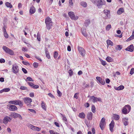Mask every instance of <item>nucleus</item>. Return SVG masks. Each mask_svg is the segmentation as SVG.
I'll return each instance as SVG.
<instances>
[{
  "label": "nucleus",
  "instance_id": "nucleus-64",
  "mask_svg": "<svg viewBox=\"0 0 134 134\" xmlns=\"http://www.w3.org/2000/svg\"><path fill=\"white\" fill-rule=\"evenodd\" d=\"M35 57L38 60L40 61L41 62L42 61L41 59L38 56H35Z\"/></svg>",
  "mask_w": 134,
  "mask_h": 134
},
{
  "label": "nucleus",
  "instance_id": "nucleus-10",
  "mask_svg": "<svg viewBox=\"0 0 134 134\" xmlns=\"http://www.w3.org/2000/svg\"><path fill=\"white\" fill-rule=\"evenodd\" d=\"M90 99L92 100V101L94 103L97 102V101H100L101 100V98L95 97L93 96L90 97Z\"/></svg>",
  "mask_w": 134,
  "mask_h": 134
},
{
  "label": "nucleus",
  "instance_id": "nucleus-29",
  "mask_svg": "<svg viewBox=\"0 0 134 134\" xmlns=\"http://www.w3.org/2000/svg\"><path fill=\"white\" fill-rule=\"evenodd\" d=\"M114 119L116 120H118L119 119L120 116L119 115L116 114H114Z\"/></svg>",
  "mask_w": 134,
  "mask_h": 134
},
{
  "label": "nucleus",
  "instance_id": "nucleus-21",
  "mask_svg": "<svg viewBox=\"0 0 134 134\" xmlns=\"http://www.w3.org/2000/svg\"><path fill=\"white\" fill-rule=\"evenodd\" d=\"M124 12V9L122 8H119L117 11V13L119 15H120Z\"/></svg>",
  "mask_w": 134,
  "mask_h": 134
},
{
  "label": "nucleus",
  "instance_id": "nucleus-52",
  "mask_svg": "<svg viewBox=\"0 0 134 134\" xmlns=\"http://www.w3.org/2000/svg\"><path fill=\"white\" fill-rule=\"evenodd\" d=\"M17 118H18L20 120H22L23 119L21 115L18 113L17 116Z\"/></svg>",
  "mask_w": 134,
  "mask_h": 134
},
{
  "label": "nucleus",
  "instance_id": "nucleus-31",
  "mask_svg": "<svg viewBox=\"0 0 134 134\" xmlns=\"http://www.w3.org/2000/svg\"><path fill=\"white\" fill-rule=\"evenodd\" d=\"M80 4L81 6L85 8L86 7L87 5L86 2L83 1L81 2Z\"/></svg>",
  "mask_w": 134,
  "mask_h": 134
},
{
  "label": "nucleus",
  "instance_id": "nucleus-9",
  "mask_svg": "<svg viewBox=\"0 0 134 134\" xmlns=\"http://www.w3.org/2000/svg\"><path fill=\"white\" fill-rule=\"evenodd\" d=\"M24 103L27 105L30 104V103L32 102V99L29 97H25L23 99Z\"/></svg>",
  "mask_w": 134,
  "mask_h": 134
},
{
  "label": "nucleus",
  "instance_id": "nucleus-55",
  "mask_svg": "<svg viewBox=\"0 0 134 134\" xmlns=\"http://www.w3.org/2000/svg\"><path fill=\"white\" fill-rule=\"evenodd\" d=\"M85 23L87 25H88L90 23V20L89 19L85 21Z\"/></svg>",
  "mask_w": 134,
  "mask_h": 134
},
{
  "label": "nucleus",
  "instance_id": "nucleus-59",
  "mask_svg": "<svg viewBox=\"0 0 134 134\" xmlns=\"http://www.w3.org/2000/svg\"><path fill=\"white\" fill-rule=\"evenodd\" d=\"M32 87L34 88L37 89L38 88L39 86L37 85H34L33 86H32Z\"/></svg>",
  "mask_w": 134,
  "mask_h": 134
},
{
  "label": "nucleus",
  "instance_id": "nucleus-60",
  "mask_svg": "<svg viewBox=\"0 0 134 134\" xmlns=\"http://www.w3.org/2000/svg\"><path fill=\"white\" fill-rule=\"evenodd\" d=\"M5 60L3 58L0 59V63H4L5 62Z\"/></svg>",
  "mask_w": 134,
  "mask_h": 134
},
{
  "label": "nucleus",
  "instance_id": "nucleus-3",
  "mask_svg": "<svg viewBox=\"0 0 134 134\" xmlns=\"http://www.w3.org/2000/svg\"><path fill=\"white\" fill-rule=\"evenodd\" d=\"M131 107L129 105H127L124 107L122 109V113L125 114H127L130 111Z\"/></svg>",
  "mask_w": 134,
  "mask_h": 134
},
{
  "label": "nucleus",
  "instance_id": "nucleus-5",
  "mask_svg": "<svg viewBox=\"0 0 134 134\" xmlns=\"http://www.w3.org/2000/svg\"><path fill=\"white\" fill-rule=\"evenodd\" d=\"M68 14L72 20H76L78 19V17L77 16H75L74 13L72 12H69L68 13Z\"/></svg>",
  "mask_w": 134,
  "mask_h": 134
},
{
  "label": "nucleus",
  "instance_id": "nucleus-7",
  "mask_svg": "<svg viewBox=\"0 0 134 134\" xmlns=\"http://www.w3.org/2000/svg\"><path fill=\"white\" fill-rule=\"evenodd\" d=\"M7 108L11 111H14L18 109L14 105L9 104L7 105Z\"/></svg>",
  "mask_w": 134,
  "mask_h": 134
},
{
  "label": "nucleus",
  "instance_id": "nucleus-37",
  "mask_svg": "<svg viewBox=\"0 0 134 134\" xmlns=\"http://www.w3.org/2000/svg\"><path fill=\"white\" fill-rule=\"evenodd\" d=\"M100 61L101 62V64L103 66H104L107 64V63L105 61L102 60V59H100Z\"/></svg>",
  "mask_w": 134,
  "mask_h": 134
},
{
  "label": "nucleus",
  "instance_id": "nucleus-33",
  "mask_svg": "<svg viewBox=\"0 0 134 134\" xmlns=\"http://www.w3.org/2000/svg\"><path fill=\"white\" fill-rule=\"evenodd\" d=\"M5 5L8 8H12L13 7L12 5L10 3L7 2L5 3Z\"/></svg>",
  "mask_w": 134,
  "mask_h": 134
},
{
  "label": "nucleus",
  "instance_id": "nucleus-51",
  "mask_svg": "<svg viewBox=\"0 0 134 134\" xmlns=\"http://www.w3.org/2000/svg\"><path fill=\"white\" fill-rule=\"evenodd\" d=\"M105 119L103 117L102 119L101 120L100 122H102V123H105Z\"/></svg>",
  "mask_w": 134,
  "mask_h": 134
},
{
  "label": "nucleus",
  "instance_id": "nucleus-11",
  "mask_svg": "<svg viewBox=\"0 0 134 134\" xmlns=\"http://www.w3.org/2000/svg\"><path fill=\"white\" fill-rule=\"evenodd\" d=\"M96 79L98 82H97L101 84L102 85H104L105 84V82L104 79L101 78L100 77L97 76L96 77Z\"/></svg>",
  "mask_w": 134,
  "mask_h": 134
},
{
  "label": "nucleus",
  "instance_id": "nucleus-53",
  "mask_svg": "<svg viewBox=\"0 0 134 134\" xmlns=\"http://www.w3.org/2000/svg\"><path fill=\"white\" fill-rule=\"evenodd\" d=\"M28 110L29 111H30V112H31L34 113H36V111L33 109H29Z\"/></svg>",
  "mask_w": 134,
  "mask_h": 134
},
{
  "label": "nucleus",
  "instance_id": "nucleus-57",
  "mask_svg": "<svg viewBox=\"0 0 134 134\" xmlns=\"http://www.w3.org/2000/svg\"><path fill=\"white\" fill-rule=\"evenodd\" d=\"M22 70L23 72H24L25 74H26L27 73V70L24 68H22Z\"/></svg>",
  "mask_w": 134,
  "mask_h": 134
},
{
  "label": "nucleus",
  "instance_id": "nucleus-19",
  "mask_svg": "<svg viewBox=\"0 0 134 134\" xmlns=\"http://www.w3.org/2000/svg\"><path fill=\"white\" fill-rule=\"evenodd\" d=\"M124 88V86L122 85H121L118 87L116 86H114V88L115 90L118 91L122 90Z\"/></svg>",
  "mask_w": 134,
  "mask_h": 134
},
{
  "label": "nucleus",
  "instance_id": "nucleus-15",
  "mask_svg": "<svg viewBox=\"0 0 134 134\" xmlns=\"http://www.w3.org/2000/svg\"><path fill=\"white\" fill-rule=\"evenodd\" d=\"M35 11L36 9L35 8L33 5H32L30 8L29 10L30 14V15L32 14H34L35 12Z\"/></svg>",
  "mask_w": 134,
  "mask_h": 134
},
{
  "label": "nucleus",
  "instance_id": "nucleus-32",
  "mask_svg": "<svg viewBox=\"0 0 134 134\" xmlns=\"http://www.w3.org/2000/svg\"><path fill=\"white\" fill-rule=\"evenodd\" d=\"M107 42L108 45H111L112 46H113V43L111 40H107Z\"/></svg>",
  "mask_w": 134,
  "mask_h": 134
},
{
  "label": "nucleus",
  "instance_id": "nucleus-50",
  "mask_svg": "<svg viewBox=\"0 0 134 134\" xmlns=\"http://www.w3.org/2000/svg\"><path fill=\"white\" fill-rule=\"evenodd\" d=\"M22 63L24 65H30L29 63L27 62L23 61L22 62Z\"/></svg>",
  "mask_w": 134,
  "mask_h": 134
},
{
  "label": "nucleus",
  "instance_id": "nucleus-38",
  "mask_svg": "<svg viewBox=\"0 0 134 134\" xmlns=\"http://www.w3.org/2000/svg\"><path fill=\"white\" fill-rule=\"evenodd\" d=\"M20 89L23 90H28V88L27 87L23 86H21Z\"/></svg>",
  "mask_w": 134,
  "mask_h": 134
},
{
  "label": "nucleus",
  "instance_id": "nucleus-25",
  "mask_svg": "<svg viewBox=\"0 0 134 134\" xmlns=\"http://www.w3.org/2000/svg\"><path fill=\"white\" fill-rule=\"evenodd\" d=\"M45 52L47 57L48 59H50V56L46 48L45 49Z\"/></svg>",
  "mask_w": 134,
  "mask_h": 134
},
{
  "label": "nucleus",
  "instance_id": "nucleus-42",
  "mask_svg": "<svg viewBox=\"0 0 134 134\" xmlns=\"http://www.w3.org/2000/svg\"><path fill=\"white\" fill-rule=\"evenodd\" d=\"M26 81H33V80H32V78L30 77H27L26 80Z\"/></svg>",
  "mask_w": 134,
  "mask_h": 134
},
{
  "label": "nucleus",
  "instance_id": "nucleus-27",
  "mask_svg": "<svg viewBox=\"0 0 134 134\" xmlns=\"http://www.w3.org/2000/svg\"><path fill=\"white\" fill-rule=\"evenodd\" d=\"M105 123L100 122L99 126L101 130H103L104 129V126L105 125Z\"/></svg>",
  "mask_w": 134,
  "mask_h": 134
},
{
  "label": "nucleus",
  "instance_id": "nucleus-1",
  "mask_svg": "<svg viewBox=\"0 0 134 134\" xmlns=\"http://www.w3.org/2000/svg\"><path fill=\"white\" fill-rule=\"evenodd\" d=\"M45 22L47 29L48 30H50L52 25V19L49 17H48L45 19Z\"/></svg>",
  "mask_w": 134,
  "mask_h": 134
},
{
  "label": "nucleus",
  "instance_id": "nucleus-36",
  "mask_svg": "<svg viewBox=\"0 0 134 134\" xmlns=\"http://www.w3.org/2000/svg\"><path fill=\"white\" fill-rule=\"evenodd\" d=\"M91 110L93 113L96 112V108L94 105H92V106Z\"/></svg>",
  "mask_w": 134,
  "mask_h": 134
},
{
  "label": "nucleus",
  "instance_id": "nucleus-41",
  "mask_svg": "<svg viewBox=\"0 0 134 134\" xmlns=\"http://www.w3.org/2000/svg\"><path fill=\"white\" fill-rule=\"evenodd\" d=\"M7 28V26L4 25V26L3 27V28H2V30L3 31V32L4 33H5L6 32H7L6 31V29Z\"/></svg>",
  "mask_w": 134,
  "mask_h": 134
},
{
  "label": "nucleus",
  "instance_id": "nucleus-54",
  "mask_svg": "<svg viewBox=\"0 0 134 134\" xmlns=\"http://www.w3.org/2000/svg\"><path fill=\"white\" fill-rule=\"evenodd\" d=\"M4 34V37L6 38H7L8 37V34H7V32H4L3 33Z\"/></svg>",
  "mask_w": 134,
  "mask_h": 134
},
{
  "label": "nucleus",
  "instance_id": "nucleus-49",
  "mask_svg": "<svg viewBox=\"0 0 134 134\" xmlns=\"http://www.w3.org/2000/svg\"><path fill=\"white\" fill-rule=\"evenodd\" d=\"M49 132L51 134H58V133L54 132L52 130H50Z\"/></svg>",
  "mask_w": 134,
  "mask_h": 134
},
{
  "label": "nucleus",
  "instance_id": "nucleus-28",
  "mask_svg": "<svg viewBox=\"0 0 134 134\" xmlns=\"http://www.w3.org/2000/svg\"><path fill=\"white\" fill-rule=\"evenodd\" d=\"M28 126L32 130H36V126H35L30 124H29Z\"/></svg>",
  "mask_w": 134,
  "mask_h": 134
},
{
  "label": "nucleus",
  "instance_id": "nucleus-22",
  "mask_svg": "<svg viewBox=\"0 0 134 134\" xmlns=\"http://www.w3.org/2000/svg\"><path fill=\"white\" fill-rule=\"evenodd\" d=\"M10 90L9 88H3L0 91V93H2L3 92H7L9 91Z\"/></svg>",
  "mask_w": 134,
  "mask_h": 134
},
{
  "label": "nucleus",
  "instance_id": "nucleus-4",
  "mask_svg": "<svg viewBox=\"0 0 134 134\" xmlns=\"http://www.w3.org/2000/svg\"><path fill=\"white\" fill-rule=\"evenodd\" d=\"M2 49L6 53L11 55H14V52L12 50L9 49L6 46H3V47Z\"/></svg>",
  "mask_w": 134,
  "mask_h": 134
},
{
  "label": "nucleus",
  "instance_id": "nucleus-18",
  "mask_svg": "<svg viewBox=\"0 0 134 134\" xmlns=\"http://www.w3.org/2000/svg\"><path fill=\"white\" fill-rule=\"evenodd\" d=\"M93 114L91 112L88 113L87 114V119L89 120H91L92 119Z\"/></svg>",
  "mask_w": 134,
  "mask_h": 134
},
{
  "label": "nucleus",
  "instance_id": "nucleus-20",
  "mask_svg": "<svg viewBox=\"0 0 134 134\" xmlns=\"http://www.w3.org/2000/svg\"><path fill=\"white\" fill-rule=\"evenodd\" d=\"M18 113L14 112H11L9 116L12 118H17V115Z\"/></svg>",
  "mask_w": 134,
  "mask_h": 134
},
{
  "label": "nucleus",
  "instance_id": "nucleus-46",
  "mask_svg": "<svg viewBox=\"0 0 134 134\" xmlns=\"http://www.w3.org/2000/svg\"><path fill=\"white\" fill-rule=\"evenodd\" d=\"M134 73V68H132L130 71V74L131 75H132Z\"/></svg>",
  "mask_w": 134,
  "mask_h": 134
},
{
  "label": "nucleus",
  "instance_id": "nucleus-40",
  "mask_svg": "<svg viewBox=\"0 0 134 134\" xmlns=\"http://www.w3.org/2000/svg\"><path fill=\"white\" fill-rule=\"evenodd\" d=\"M69 4L70 7H72L73 6V3L72 2V0H69Z\"/></svg>",
  "mask_w": 134,
  "mask_h": 134
},
{
  "label": "nucleus",
  "instance_id": "nucleus-12",
  "mask_svg": "<svg viewBox=\"0 0 134 134\" xmlns=\"http://www.w3.org/2000/svg\"><path fill=\"white\" fill-rule=\"evenodd\" d=\"M78 50L79 51L80 54L82 56H84L85 54V49L82 47H78Z\"/></svg>",
  "mask_w": 134,
  "mask_h": 134
},
{
  "label": "nucleus",
  "instance_id": "nucleus-35",
  "mask_svg": "<svg viewBox=\"0 0 134 134\" xmlns=\"http://www.w3.org/2000/svg\"><path fill=\"white\" fill-rule=\"evenodd\" d=\"M17 100L13 101H10L9 102V103L10 104H14L15 105H17Z\"/></svg>",
  "mask_w": 134,
  "mask_h": 134
},
{
  "label": "nucleus",
  "instance_id": "nucleus-2",
  "mask_svg": "<svg viewBox=\"0 0 134 134\" xmlns=\"http://www.w3.org/2000/svg\"><path fill=\"white\" fill-rule=\"evenodd\" d=\"M92 2L94 4H96L98 6H102L105 5V2L104 0H91Z\"/></svg>",
  "mask_w": 134,
  "mask_h": 134
},
{
  "label": "nucleus",
  "instance_id": "nucleus-26",
  "mask_svg": "<svg viewBox=\"0 0 134 134\" xmlns=\"http://www.w3.org/2000/svg\"><path fill=\"white\" fill-rule=\"evenodd\" d=\"M122 48V46L121 45H118L115 47L116 51L120 50Z\"/></svg>",
  "mask_w": 134,
  "mask_h": 134
},
{
  "label": "nucleus",
  "instance_id": "nucleus-56",
  "mask_svg": "<svg viewBox=\"0 0 134 134\" xmlns=\"http://www.w3.org/2000/svg\"><path fill=\"white\" fill-rule=\"evenodd\" d=\"M28 84L30 86L32 87L33 86L34 84L32 82H27Z\"/></svg>",
  "mask_w": 134,
  "mask_h": 134
},
{
  "label": "nucleus",
  "instance_id": "nucleus-24",
  "mask_svg": "<svg viewBox=\"0 0 134 134\" xmlns=\"http://www.w3.org/2000/svg\"><path fill=\"white\" fill-rule=\"evenodd\" d=\"M85 115L83 112L80 113L79 114V116L81 119H84L85 117Z\"/></svg>",
  "mask_w": 134,
  "mask_h": 134
},
{
  "label": "nucleus",
  "instance_id": "nucleus-47",
  "mask_svg": "<svg viewBox=\"0 0 134 134\" xmlns=\"http://www.w3.org/2000/svg\"><path fill=\"white\" fill-rule=\"evenodd\" d=\"M68 73L70 76H72L73 74V72L71 69L69 70Z\"/></svg>",
  "mask_w": 134,
  "mask_h": 134
},
{
  "label": "nucleus",
  "instance_id": "nucleus-58",
  "mask_svg": "<svg viewBox=\"0 0 134 134\" xmlns=\"http://www.w3.org/2000/svg\"><path fill=\"white\" fill-rule=\"evenodd\" d=\"M37 40L39 41H40L41 38H40V35L39 34H38L37 35Z\"/></svg>",
  "mask_w": 134,
  "mask_h": 134
},
{
  "label": "nucleus",
  "instance_id": "nucleus-44",
  "mask_svg": "<svg viewBox=\"0 0 134 134\" xmlns=\"http://www.w3.org/2000/svg\"><path fill=\"white\" fill-rule=\"evenodd\" d=\"M58 52L55 51L54 52V58H56L58 57Z\"/></svg>",
  "mask_w": 134,
  "mask_h": 134
},
{
  "label": "nucleus",
  "instance_id": "nucleus-43",
  "mask_svg": "<svg viewBox=\"0 0 134 134\" xmlns=\"http://www.w3.org/2000/svg\"><path fill=\"white\" fill-rule=\"evenodd\" d=\"M38 64L37 63H34L33 64V65L34 67L35 68H37L38 67Z\"/></svg>",
  "mask_w": 134,
  "mask_h": 134
},
{
  "label": "nucleus",
  "instance_id": "nucleus-45",
  "mask_svg": "<svg viewBox=\"0 0 134 134\" xmlns=\"http://www.w3.org/2000/svg\"><path fill=\"white\" fill-rule=\"evenodd\" d=\"M57 92L58 95V96L60 97L61 96L62 94V93L58 89H57Z\"/></svg>",
  "mask_w": 134,
  "mask_h": 134
},
{
  "label": "nucleus",
  "instance_id": "nucleus-8",
  "mask_svg": "<svg viewBox=\"0 0 134 134\" xmlns=\"http://www.w3.org/2000/svg\"><path fill=\"white\" fill-rule=\"evenodd\" d=\"M12 119V117L7 116H5L3 119V123L5 124H7L8 122H10Z\"/></svg>",
  "mask_w": 134,
  "mask_h": 134
},
{
  "label": "nucleus",
  "instance_id": "nucleus-62",
  "mask_svg": "<svg viewBox=\"0 0 134 134\" xmlns=\"http://www.w3.org/2000/svg\"><path fill=\"white\" fill-rule=\"evenodd\" d=\"M105 82L106 83H109L110 82V80L109 79H107L105 80Z\"/></svg>",
  "mask_w": 134,
  "mask_h": 134
},
{
  "label": "nucleus",
  "instance_id": "nucleus-14",
  "mask_svg": "<svg viewBox=\"0 0 134 134\" xmlns=\"http://www.w3.org/2000/svg\"><path fill=\"white\" fill-rule=\"evenodd\" d=\"M133 49L134 47L133 45V44H131L126 48L125 50L132 52L133 51Z\"/></svg>",
  "mask_w": 134,
  "mask_h": 134
},
{
  "label": "nucleus",
  "instance_id": "nucleus-61",
  "mask_svg": "<svg viewBox=\"0 0 134 134\" xmlns=\"http://www.w3.org/2000/svg\"><path fill=\"white\" fill-rule=\"evenodd\" d=\"M82 33L83 35L85 37H86L87 36V34L86 32L82 31Z\"/></svg>",
  "mask_w": 134,
  "mask_h": 134
},
{
  "label": "nucleus",
  "instance_id": "nucleus-13",
  "mask_svg": "<svg viewBox=\"0 0 134 134\" xmlns=\"http://www.w3.org/2000/svg\"><path fill=\"white\" fill-rule=\"evenodd\" d=\"M104 13L106 15V18H110V10L108 9H104L103 11Z\"/></svg>",
  "mask_w": 134,
  "mask_h": 134
},
{
  "label": "nucleus",
  "instance_id": "nucleus-34",
  "mask_svg": "<svg viewBox=\"0 0 134 134\" xmlns=\"http://www.w3.org/2000/svg\"><path fill=\"white\" fill-rule=\"evenodd\" d=\"M17 105H18L20 106H22L23 105V103L21 102L20 100H17Z\"/></svg>",
  "mask_w": 134,
  "mask_h": 134
},
{
  "label": "nucleus",
  "instance_id": "nucleus-48",
  "mask_svg": "<svg viewBox=\"0 0 134 134\" xmlns=\"http://www.w3.org/2000/svg\"><path fill=\"white\" fill-rule=\"evenodd\" d=\"M61 115H62L63 117V121H67V119L65 117V115H63L62 114H61Z\"/></svg>",
  "mask_w": 134,
  "mask_h": 134
},
{
  "label": "nucleus",
  "instance_id": "nucleus-39",
  "mask_svg": "<svg viewBox=\"0 0 134 134\" xmlns=\"http://www.w3.org/2000/svg\"><path fill=\"white\" fill-rule=\"evenodd\" d=\"M111 27V25L110 24H108L106 26V29L107 30L109 31L110 30Z\"/></svg>",
  "mask_w": 134,
  "mask_h": 134
},
{
  "label": "nucleus",
  "instance_id": "nucleus-6",
  "mask_svg": "<svg viewBox=\"0 0 134 134\" xmlns=\"http://www.w3.org/2000/svg\"><path fill=\"white\" fill-rule=\"evenodd\" d=\"M12 71L14 74H16L19 72V69L16 64H13L12 66Z\"/></svg>",
  "mask_w": 134,
  "mask_h": 134
},
{
  "label": "nucleus",
  "instance_id": "nucleus-63",
  "mask_svg": "<svg viewBox=\"0 0 134 134\" xmlns=\"http://www.w3.org/2000/svg\"><path fill=\"white\" fill-rule=\"evenodd\" d=\"M29 96L31 97H34V94L33 93H31L29 94Z\"/></svg>",
  "mask_w": 134,
  "mask_h": 134
},
{
  "label": "nucleus",
  "instance_id": "nucleus-23",
  "mask_svg": "<svg viewBox=\"0 0 134 134\" xmlns=\"http://www.w3.org/2000/svg\"><path fill=\"white\" fill-rule=\"evenodd\" d=\"M41 107L42 109L46 111L47 109L45 103L43 101L41 102Z\"/></svg>",
  "mask_w": 134,
  "mask_h": 134
},
{
  "label": "nucleus",
  "instance_id": "nucleus-17",
  "mask_svg": "<svg viewBox=\"0 0 134 134\" xmlns=\"http://www.w3.org/2000/svg\"><path fill=\"white\" fill-rule=\"evenodd\" d=\"M128 120V119L127 118H124L122 119V121L125 126H126L128 124L129 122L127 121Z\"/></svg>",
  "mask_w": 134,
  "mask_h": 134
},
{
  "label": "nucleus",
  "instance_id": "nucleus-30",
  "mask_svg": "<svg viewBox=\"0 0 134 134\" xmlns=\"http://www.w3.org/2000/svg\"><path fill=\"white\" fill-rule=\"evenodd\" d=\"M106 60L109 62H111L113 61V59L110 57H108L106 59Z\"/></svg>",
  "mask_w": 134,
  "mask_h": 134
},
{
  "label": "nucleus",
  "instance_id": "nucleus-16",
  "mask_svg": "<svg viewBox=\"0 0 134 134\" xmlns=\"http://www.w3.org/2000/svg\"><path fill=\"white\" fill-rule=\"evenodd\" d=\"M114 122L113 120H112L110 123L109 124V129L112 132L113 131V128L114 127Z\"/></svg>",
  "mask_w": 134,
  "mask_h": 134
}]
</instances>
